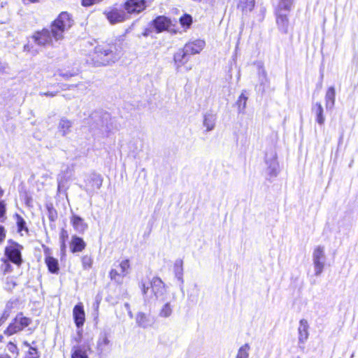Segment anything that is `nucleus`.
I'll return each mask as SVG.
<instances>
[{"mask_svg": "<svg viewBox=\"0 0 358 358\" xmlns=\"http://www.w3.org/2000/svg\"><path fill=\"white\" fill-rule=\"evenodd\" d=\"M73 24V20L67 12H62L51 23L50 29L45 28L36 31L31 36L34 42L39 46H52L53 42L64 38V34Z\"/></svg>", "mask_w": 358, "mask_h": 358, "instance_id": "f257e3e1", "label": "nucleus"}, {"mask_svg": "<svg viewBox=\"0 0 358 358\" xmlns=\"http://www.w3.org/2000/svg\"><path fill=\"white\" fill-rule=\"evenodd\" d=\"M119 58L120 52L115 43H102L94 48L92 62L96 66H108L114 64Z\"/></svg>", "mask_w": 358, "mask_h": 358, "instance_id": "f03ea898", "label": "nucleus"}, {"mask_svg": "<svg viewBox=\"0 0 358 358\" xmlns=\"http://www.w3.org/2000/svg\"><path fill=\"white\" fill-rule=\"evenodd\" d=\"M150 286L156 299L162 301L166 300V286L160 278L153 277L148 284L143 280L139 282V287L145 297L147 296Z\"/></svg>", "mask_w": 358, "mask_h": 358, "instance_id": "7ed1b4c3", "label": "nucleus"}, {"mask_svg": "<svg viewBox=\"0 0 358 358\" xmlns=\"http://www.w3.org/2000/svg\"><path fill=\"white\" fill-rule=\"evenodd\" d=\"M31 322V318L25 317L22 313H19L4 331V334L9 336L17 334L29 327Z\"/></svg>", "mask_w": 358, "mask_h": 358, "instance_id": "20e7f679", "label": "nucleus"}, {"mask_svg": "<svg viewBox=\"0 0 358 358\" xmlns=\"http://www.w3.org/2000/svg\"><path fill=\"white\" fill-rule=\"evenodd\" d=\"M150 1L148 0H127L123 8L127 15H138L149 6Z\"/></svg>", "mask_w": 358, "mask_h": 358, "instance_id": "39448f33", "label": "nucleus"}, {"mask_svg": "<svg viewBox=\"0 0 358 358\" xmlns=\"http://www.w3.org/2000/svg\"><path fill=\"white\" fill-rule=\"evenodd\" d=\"M326 262L324 248L317 246L313 252V262L314 265L315 275L319 276L323 272Z\"/></svg>", "mask_w": 358, "mask_h": 358, "instance_id": "423d86ee", "label": "nucleus"}, {"mask_svg": "<svg viewBox=\"0 0 358 358\" xmlns=\"http://www.w3.org/2000/svg\"><path fill=\"white\" fill-rule=\"evenodd\" d=\"M120 270L112 268L109 272V277L112 281L118 285L123 283L124 278L129 274L130 264L128 259L122 260L118 265Z\"/></svg>", "mask_w": 358, "mask_h": 358, "instance_id": "0eeeda50", "label": "nucleus"}, {"mask_svg": "<svg viewBox=\"0 0 358 358\" xmlns=\"http://www.w3.org/2000/svg\"><path fill=\"white\" fill-rule=\"evenodd\" d=\"M103 13L111 24L121 23L129 19V15H127L124 9L122 10L116 7L109 8Z\"/></svg>", "mask_w": 358, "mask_h": 358, "instance_id": "6e6552de", "label": "nucleus"}, {"mask_svg": "<svg viewBox=\"0 0 358 358\" xmlns=\"http://www.w3.org/2000/svg\"><path fill=\"white\" fill-rule=\"evenodd\" d=\"M20 249L21 247L17 243H15L7 246L5 250V255L7 259L17 265H20L22 263Z\"/></svg>", "mask_w": 358, "mask_h": 358, "instance_id": "1a4fd4ad", "label": "nucleus"}, {"mask_svg": "<svg viewBox=\"0 0 358 358\" xmlns=\"http://www.w3.org/2000/svg\"><path fill=\"white\" fill-rule=\"evenodd\" d=\"M266 164H267V173L271 178L276 177L278 173V163L276 154L272 152L270 155H266Z\"/></svg>", "mask_w": 358, "mask_h": 358, "instance_id": "9d476101", "label": "nucleus"}, {"mask_svg": "<svg viewBox=\"0 0 358 358\" xmlns=\"http://www.w3.org/2000/svg\"><path fill=\"white\" fill-rule=\"evenodd\" d=\"M102 182L103 179L101 176L93 174L88 180L85 189L88 194L92 195L96 190L101 188Z\"/></svg>", "mask_w": 358, "mask_h": 358, "instance_id": "9b49d317", "label": "nucleus"}, {"mask_svg": "<svg viewBox=\"0 0 358 358\" xmlns=\"http://www.w3.org/2000/svg\"><path fill=\"white\" fill-rule=\"evenodd\" d=\"M152 24L155 29L157 33H160L168 29L171 26V22L168 17L164 15H160L152 21Z\"/></svg>", "mask_w": 358, "mask_h": 358, "instance_id": "f8f14e48", "label": "nucleus"}, {"mask_svg": "<svg viewBox=\"0 0 358 358\" xmlns=\"http://www.w3.org/2000/svg\"><path fill=\"white\" fill-rule=\"evenodd\" d=\"M206 43L203 40H195L186 43L184 46L186 52L189 55L199 54L205 47Z\"/></svg>", "mask_w": 358, "mask_h": 358, "instance_id": "ddd939ff", "label": "nucleus"}, {"mask_svg": "<svg viewBox=\"0 0 358 358\" xmlns=\"http://www.w3.org/2000/svg\"><path fill=\"white\" fill-rule=\"evenodd\" d=\"M91 350L88 343L74 345L71 349V358H88L87 351Z\"/></svg>", "mask_w": 358, "mask_h": 358, "instance_id": "4468645a", "label": "nucleus"}, {"mask_svg": "<svg viewBox=\"0 0 358 358\" xmlns=\"http://www.w3.org/2000/svg\"><path fill=\"white\" fill-rule=\"evenodd\" d=\"M73 319L78 328L83 327L85 321L83 306L81 303L75 306L73 310Z\"/></svg>", "mask_w": 358, "mask_h": 358, "instance_id": "2eb2a0df", "label": "nucleus"}, {"mask_svg": "<svg viewBox=\"0 0 358 358\" xmlns=\"http://www.w3.org/2000/svg\"><path fill=\"white\" fill-rule=\"evenodd\" d=\"M288 13L276 12V23L278 29L283 34H287L289 27V20L287 17Z\"/></svg>", "mask_w": 358, "mask_h": 358, "instance_id": "dca6fc26", "label": "nucleus"}, {"mask_svg": "<svg viewBox=\"0 0 358 358\" xmlns=\"http://www.w3.org/2000/svg\"><path fill=\"white\" fill-rule=\"evenodd\" d=\"M70 221L73 229L79 233H84L88 228L84 220L77 215L73 214Z\"/></svg>", "mask_w": 358, "mask_h": 358, "instance_id": "f3484780", "label": "nucleus"}, {"mask_svg": "<svg viewBox=\"0 0 358 358\" xmlns=\"http://www.w3.org/2000/svg\"><path fill=\"white\" fill-rule=\"evenodd\" d=\"M308 329L309 325L308 321L305 319H301L298 328L299 342L300 343H304L307 341L309 336Z\"/></svg>", "mask_w": 358, "mask_h": 358, "instance_id": "a211bd4d", "label": "nucleus"}, {"mask_svg": "<svg viewBox=\"0 0 358 358\" xmlns=\"http://www.w3.org/2000/svg\"><path fill=\"white\" fill-rule=\"evenodd\" d=\"M312 112L315 115V120L320 125H324L325 117L324 116V109L320 102H317L312 106Z\"/></svg>", "mask_w": 358, "mask_h": 358, "instance_id": "6ab92c4d", "label": "nucleus"}, {"mask_svg": "<svg viewBox=\"0 0 358 358\" xmlns=\"http://www.w3.org/2000/svg\"><path fill=\"white\" fill-rule=\"evenodd\" d=\"M189 55L187 52H186L185 49L184 48L181 50H179L174 55L173 59L176 65L177 70H178L180 67H181L188 61Z\"/></svg>", "mask_w": 358, "mask_h": 358, "instance_id": "aec40b11", "label": "nucleus"}, {"mask_svg": "<svg viewBox=\"0 0 358 358\" xmlns=\"http://www.w3.org/2000/svg\"><path fill=\"white\" fill-rule=\"evenodd\" d=\"M85 245L86 244L83 238L77 236H72L70 243V248L72 252H81L85 249Z\"/></svg>", "mask_w": 358, "mask_h": 358, "instance_id": "412c9836", "label": "nucleus"}, {"mask_svg": "<svg viewBox=\"0 0 358 358\" xmlns=\"http://www.w3.org/2000/svg\"><path fill=\"white\" fill-rule=\"evenodd\" d=\"M336 92L334 87L328 88L325 94V106L327 110H332L335 104Z\"/></svg>", "mask_w": 358, "mask_h": 358, "instance_id": "4be33fe9", "label": "nucleus"}, {"mask_svg": "<svg viewBox=\"0 0 358 358\" xmlns=\"http://www.w3.org/2000/svg\"><path fill=\"white\" fill-rule=\"evenodd\" d=\"M73 122L66 117H62L59 123L58 129L59 131L62 133V136H66L71 132Z\"/></svg>", "mask_w": 358, "mask_h": 358, "instance_id": "5701e85b", "label": "nucleus"}, {"mask_svg": "<svg viewBox=\"0 0 358 358\" xmlns=\"http://www.w3.org/2000/svg\"><path fill=\"white\" fill-rule=\"evenodd\" d=\"M164 304L159 310V316L163 318L169 317L173 310V306L171 304V301H164Z\"/></svg>", "mask_w": 358, "mask_h": 358, "instance_id": "b1692460", "label": "nucleus"}, {"mask_svg": "<svg viewBox=\"0 0 358 358\" xmlns=\"http://www.w3.org/2000/svg\"><path fill=\"white\" fill-rule=\"evenodd\" d=\"M254 6L255 0H238V8L245 14L251 12Z\"/></svg>", "mask_w": 358, "mask_h": 358, "instance_id": "393cba45", "label": "nucleus"}, {"mask_svg": "<svg viewBox=\"0 0 358 358\" xmlns=\"http://www.w3.org/2000/svg\"><path fill=\"white\" fill-rule=\"evenodd\" d=\"M173 271L178 281L183 283V262L182 259L176 260L173 266Z\"/></svg>", "mask_w": 358, "mask_h": 358, "instance_id": "a878e982", "label": "nucleus"}, {"mask_svg": "<svg viewBox=\"0 0 358 358\" xmlns=\"http://www.w3.org/2000/svg\"><path fill=\"white\" fill-rule=\"evenodd\" d=\"M137 324L143 328H147L152 325V321L143 313H138L136 317Z\"/></svg>", "mask_w": 358, "mask_h": 358, "instance_id": "bb28decb", "label": "nucleus"}, {"mask_svg": "<svg viewBox=\"0 0 358 358\" xmlns=\"http://www.w3.org/2000/svg\"><path fill=\"white\" fill-rule=\"evenodd\" d=\"M293 0H280L275 9L276 12L289 13L291 10Z\"/></svg>", "mask_w": 358, "mask_h": 358, "instance_id": "cd10ccee", "label": "nucleus"}, {"mask_svg": "<svg viewBox=\"0 0 358 358\" xmlns=\"http://www.w3.org/2000/svg\"><path fill=\"white\" fill-rule=\"evenodd\" d=\"M45 263L48 268V270L52 273H56L59 271L58 261L55 258L52 257H48L45 258Z\"/></svg>", "mask_w": 358, "mask_h": 358, "instance_id": "c85d7f7f", "label": "nucleus"}, {"mask_svg": "<svg viewBox=\"0 0 358 358\" xmlns=\"http://www.w3.org/2000/svg\"><path fill=\"white\" fill-rule=\"evenodd\" d=\"M110 344V341L106 334L99 337L97 341V350L100 354L106 350V346Z\"/></svg>", "mask_w": 358, "mask_h": 358, "instance_id": "c756f323", "label": "nucleus"}, {"mask_svg": "<svg viewBox=\"0 0 358 358\" xmlns=\"http://www.w3.org/2000/svg\"><path fill=\"white\" fill-rule=\"evenodd\" d=\"M215 117L213 115L208 114L204 116L203 126L206 127V131H209L213 129L215 127Z\"/></svg>", "mask_w": 358, "mask_h": 358, "instance_id": "7c9ffc66", "label": "nucleus"}, {"mask_svg": "<svg viewBox=\"0 0 358 358\" xmlns=\"http://www.w3.org/2000/svg\"><path fill=\"white\" fill-rule=\"evenodd\" d=\"M250 350L249 344H244L238 349L236 358H249Z\"/></svg>", "mask_w": 358, "mask_h": 358, "instance_id": "2f4dec72", "label": "nucleus"}, {"mask_svg": "<svg viewBox=\"0 0 358 358\" xmlns=\"http://www.w3.org/2000/svg\"><path fill=\"white\" fill-rule=\"evenodd\" d=\"M23 345L29 349L25 358H39L38 352L35 347L31 346L27 341H24Z\"/></svg>", "mask_w": 358, "mask_h": 358, "instance_id": "473e14b6", "label": "nucleus"}, {"mask_svg": "<svg viewBox=\"0 0 358 358\" xmlns=\"http://www.w3.org/2000/svg\"><path fill=\"white\" fill-rule=\"evenodd\" d=\"M247 100H248V97L243 93H242L239 96L238 99L236 102V103L238 105V113H244L245 108L246 107Z\"/></svg>", "mask_w": 358, "mask_h": 358, "instance_id": "72a5a7b5", "label": "nucleus"}, {"mask_svg": "<svg viewBox=\"0 0 358 358\" xmlns=\"http://www.w3.org/2000/svg\"><path fill=\"white\" fill-rule=\"evenodd\" d=\"M143 143L140 140H134L129 143V148L131 152L134 153H138L142 150Z\"/></svg>", "mask_w": 358, "mask_h": 358, "instance_id": "f704fd0d", "label": "nucleus"}, {"mask_svg": "<svg viewBox=\"0 0 358 358\" xmlns=\"http://www.w3.org/2000/svg\"><path fill=\"white\" fill-rule=\"evenodd\" d=\"M3 263L1 265L0 269L1 271L4 273H8L11 272L12 271V266L10 263V261L8 259H2Z\"/></svg>", "mask_w": 358, "mask_h": 358, "instance_id": "c9c22d12", "label": "nucleus"}, {"mask_svg": "<svg viewBox=\"0 0 358 358\" xmlns=\"http://www.w3.org/2000/svg\"><path fill=\"white\" fill-rule=\"evenodd\" d=\"M180 22L183 27H189L192 22V17L191 15L185 14L180 18Z\"/></svg>", "mask_w": 358, "mask_h": 358, "instance_id": "e433bc0d", "label": "nucleus"}, {"mask_svg": "<svg viewBox=\"0 0 358 358\" xmlns=\"http://www.w3.org/2000/svg\"><path fill=\"white\" fill-rule=\"evenodd\" d=\"M101 297L96 296L95 298V301L92 305V307L94 309L93 315L95 318H97L99 316V304L101 303Z\"/></svg>", "mask_w": 358, "mask_h": 358, "instance_id": "4c0bfd02", "label": "nucleus"}, {"mask_svg": "<svg viewBox=\"0 0 358 358\" xmlns=\"http://www.w3.org/2000/svg\"><path fill=\"white\" fill-rule=\"evenodd\" d=\"M82 264L85 269L90 268L92 264V259L90 256H83L82 258Z\"/></svg>", "mask_w": 358, "mask_h": 358, "instance_id": "58836bf2", "label": "nucleus"}, {"mask_svg": "<svg viewBox=\"0 0 358 358\" xmlns=\"http://www.w3.org/2000/svg\"><path fill=\"white\" fill-rule=\"evenodd\" d=\"M17 227H18V230L19 231H22L23 229L27 230V228L25 227L26 222L24 220V219L22 217H20V215H17Z\"/></svg>", "mask_w": 358, "mask_h": 358, "instance_id": "ea45409f", "label": "nucleus"}, {"mask_svg": "<svg viewBox=\"0 0 358 358\" xmlns=\"http://www.w3.org/2000/svg\"><path fill=\"white\" fill-rule=\"evenodd\" d=\"M7 349L10 353L15 355L16 357L18 355V349L17 346L12 342L8 343L7 345Z\"/></svg>", "mask_w": 358, "mask_h": 358, "instance_id": "a19ab883", "label": "nucleus"}, {"mask_svg": "<svg viewBox=\"0 0 358 358\" xmlns=\"http://www.w3.org/2000/svg\"><path fill=\"white\" fill-rule=\"evenodd\" d=\"M16 283L13 280V279L12 278H6V289L7 290H11L13 289L15 286Z\"/></svg>", "mask_w": 358, "mask_h": 358, "instance_id": "79ce46f5", "label": "nucleus"}, {"mask_svg": "<svg viewBox=\"0 0 358 358\" xmlns=\"http://www.w3.org/2000/svg\"><path fill=\"white\" fill-rule=\"evenodd\" d=\"M17 303V301H10L6 303L4 310H8L10 313L12 310L15 308Z\"/></svg>", "mask_w": 358, "mask_h": 358, "instance_id": "37998d69", "label": "nucleus"}, {"mask_svg": "<svg viewBox=\"0 0 358 358\" xmlns=\"http://www.w3.org/2000/svg\"><path fill=\"white\" fill-rule=\"evenodd\" d=\"M103 0H82V6L87 7L100 3Z\"/></svg>", "mask_w": 358, "mask_h": 358, "instance_id": "c03bdc74", "label": "nucleus"}, {"mask_svg": "<svg viewBox=\"0 0 358 358\" xmlns=\"http://www.w3.org/2000/svg\"><path fill=\"white\" fill-rule=\"evenodd\" d=\"M68 238H69V234H68L67 231L64 229H62L61 230L60 235H59L60 242H66V241L68 239Z\"/></svg>", "mask_w": 358, "mask_h": 358, "instance_id": "a18cd8bd", "label": "nucleus"}, {"mask_svg": "<svg viewBox=\"0 0 358 358\" xmlns=\"http://www.w3.org/2000/svg\"><path fill=\"white\" fill-rule=\"evenodd\" d=\"M10 313L8 310H3L1 317H0V325L6 322L10 316Z\"/></svg>", "mask_w": 358, "mask_h": 358, "instance_id": "49530a36", "label": "nucleus"}, {"mask_svg": "<svg viewBox=\"0 0 358 358\" xmlns=\"http://www.w3.org/2000/svg\"><path fill=\"white\" fill-rule=\"evenodd\" d=\"M59 75L60 76H62V78H64V79L67 80L69 78H70L71 77L75 76L74 73H70V72H66V73H59Z\"/></svg>", "mask_w": 358, "mask_h": 358, "instance_id": "de8ad7c7", "label": "nucleus"}, {"mask_svg": "<svg viewBox=\"0 0 358 358\" xmlns=\"http://www.w3.org/2000/svg\"><path fill=\"white\" fill-rule=\"evenodd\" d=\"M41 96H55L57 94V92H40Z\"/></svg>", "mask_w": 358, "mask_h": 358, "instance_id": "09e8293b", "label": "nucleus"}, {"mask_svg": "<svg viewBox=\"0 0 358 358\" xmlns=\"http://www.w3.org/2000/svg\"><path fill=\"white\" fill-rule=\"evenodd\" d=\"M6 213L5 205L3 201H0V218L3 217Z\"/></svg>", "mask_w": 358, "mask_h": 358, "instance_id": "8fccbe9b", "label": "nucleus"}, {"mask_svg": "<svg viewBox=\"0 0 358 358\" xmlns=\"http://www.w3.org/2000/svg\"><path fill=\"white\" fill-rule=\"evenodd\" d=\"M5 230L3 227L0 226V242H1L5 238Z\"/></svg>", "mask_w": 358, "mask_h": 358, "instance_id": "3c124183", "label": "nucleus"}, {"mask_svg": "<svg viewBox=\"0 0 358 358\" xmlns=\"http://www.w3.org/2000/svg\"><path fill=\"white\" fill-rule=\"evenodd\" d=\"M152 31L150 29H145V31L142 33V35L145 37L148 36L151 34Z\"/></svg>", "mask_w": 358, "mask_h": 358, "instance_id": "603ef678", "label": "nucleus"}, {"mask_svg": "<svg viewBox=\"0 0 358 358\" xmlns=\"http://www.w3.org/2000/svg\"><path fill=\"white\" fill-rule=\"evenodd\" d=\"M259 76L264 77V78L265 80H266V73L264 69H262L261 71H259Z\"/></svg>", "mask_w": 358, "mask_h": 358, "instance_id": "864d4df0", "label": "nucleus"}, {"mask_svg": "<svg viewBox=\"0 0 358 358\" xmlns=\"http://www.w3.org/2000/svg\"><path fill=\"white\" fill-rule=\"evenodd\" d=\"M24 51H28V52L31 51L30 45H29V44L25 45L24 46Z\"/></svg>", "mask_w": 358, "mask_h": 358, "instance_id": "5fc2aeb1", "label": "nucleus"}, {"mask_svg": "<svg viewBox=\"0 0 358 358\" xmlns=\"http://www.w3.org/2000/svg\"><path fill=\"white\" fill-rule=\"evenodd\" d=\"M0 358H11V357L8 355L4 354V355H0Z\"/></svg>", "mask_w": 358, "mask_h": 358, "instance_id": "6e6d98bb", "label": "nucleus"}, {"mask_svg": "<svg viewBox=\"0 0 358 358\" xmlns=\"http://www.w3.org/2000/svg\"><path fill=\"white\" fill-rule=\"evenodd\" d=\"M124 307H125V308H126V310H127V311H128V310H131V309H130V306H129V304L128 303H124Z\"/></svg>", "mask_w": 358, "mask_h": 358, "instance_id": "4d7b16f0", "label": "nucleus"}, {"mask_svg": "<svg viewBox=\"0 0 358 358\" xmlns=\"http://www.w3.org/2000/svg\"><path fill=\"white\" fill-rule=\"evenodd\" d=\"M61 243V248L62 250L64 249L66 247L65 242H60Z\"/></svg>", "mask_w": 358, "mask_h": 358, "instance_id": "13d9d810", "label": "nucleus"}, {"mask_svg": "<svg viewBox=\"0 0 358 358\" xmlns=\"http://www.w3.org/2000/svg\"><path fill=\"white\" fill-rule=\"evenodd\" d=\"M127 312H128V315H129V316L131 318H132V317H133V313H132L131 310H128Z\"/></svg>", "mask_w": 358, "mask_h": 358, "instance_id": "bf43d9fd", "label": "nucleus"}, {"mask_svg": "<svg viewBox=\"0 0 358 358\" xmlns=\"http://www.w3.org/2000/svg\"><path fill=\"white\" fill-rule=\"evenodd\" d=\"M3 340V336L0 335V342H2Z\"/></svg>", "mask_w": 358, "mask_h": 358, "instance_id": "052dcab7", "label": "nucleus"}, {"mask_svg": "<svg viewBox=\"0 0 358 358\" xmlns=\"http://www.w3.org/2000/svg\"><path fill=\"white\" fill-rule=\"evenodd\" d=\"M175 299H176V294H172V299H173V300H175Z\"/></svg>", "mask_w": 358, "mask_h": 358, "instance_id": "680f3d73", "label": "nucleus"}, {"mask_svg": "<svg viewBox=\"0 0 358 358\" xmlns=\"http://www.w3.org/2000/svg\"><path fill=\"white\" fill-rule=\"evenodd\" d=\"M28 330H29V331H30V332H31H31H32V331H33L31 328H29V329H28Z\"/></svg>", "mask_w": 358, "mask_h": 358, "instance_id": "e2e57ef3", "label": "nucleus"}, {"mask_svg": "<svg viewBox=\"0 0 358 358\" xmlns=\"http://www.w3.org/2000/svg\"><path fill=\"white\" fill-rule=\"evenodd\" d=\"M50 219H51L52 220H54V219H53V216H51V217H50Z\"/></svg>", "mask_w": 358, "mask_h": 358, "instance_id": "0e129e2a", "label": "nucleus"}, {"mask_svg": "<svg viewBox=\"0 0 358 358\" xmlns=\"http://www.w3.org/2000/svg\"><path fill=\"white\" fill-rule=\"evenodd\" d=\"M297 358H300V357H297Z\"/></svg>", "mask_w": 358, "mask_h": 358, "instance_id": "69168bd1", "label": "nucleus"}]
</instances>
